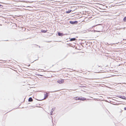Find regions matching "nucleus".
<instances>
[{"instance_id": "1a4fd4ad", "label": "nucleus", "mask_w": 126, "mask_h": 126, "mask_svg": "<svg viewBox=\"0 0 126 126\" xmlns=\"http://www.w3.org/2000/svg\"><path fill=\"white\" fill-rule=\"evenodd\" d=\"M71 10H69L68 11H66V13H69L71 11Z\"/></svg>"}, {"instance_id": "9b49d317", "label": "nucleus", "mask_w": 126, "mask_h": 126, "mask_svg": "<svg viewBox=\"0 0 126 126\" xmlns=\"http://www.w3.org/2000/svg\"><path fill=\"white\" fill-rule=\"evenodd\" d=\"M77 99L79 100H80L81 97L78 98Z\"/></svg>"}, {"instance_id": "6e6552de", "label": "nucleus", "mask_w": 126, "mask_h": 126, "mask_svg": "<svg viewBox=\"0 0 126 126\" xmlns=\"http://www.w3.org/2000/svg\"><path fill=\"white\" fill-rule=\"evenodd\" d=\"M86 100V98L84 97H81L80 100L84 101Z\"/></svg>"}, {"instance_id": "f257e3e1", "label": "nucleus", "mask_w": 126, "mask_h": 126, "mask_svg": "<svg viewBox=\"0 0 126 126\" xmlns=\"http://www.w3.org/2000/svg\"><path fill=\"white\" fill-rule=\"evenodd\" d=\"M57 82L60 84L63 83L64 82V80L62 79H60L58 80L57 81Z\"/></svg>"}, {"instance_id": "7ed1b4c3", "label": "nucleus", "mask_w": 126, "mask_h": 126, "mask_svg": "<svg viewBox=\"0 0 126 126\" xmlns=\"http://www.w3.org/2000/svg\"><path fill=\"white\" fill-rule=\"evenodd\" d=\"M76 40V39L75 38H71L70 40V41H75Z\"/></svg>"}, {"instance_id": "ddd939ff", "label": "nucleus", "mask_w": 126, "mask_h": 126, "mask_svg": "<svg viewBox=\"0 0 126 126\" xmlns=\"http://www.w3.org/2000/svg\"><path fill=\"white\" fill-rule=\"evenodd\" d=\"M46 95H47L46 96H47V94H46Z\"/></svg>"}, {"instance_id": "f8f14e48", "label": "nucleus", "mask_w": 126, "mask_h": 126, "mask_svg": "<svg viewBox=\"0 0 126 126\" xmlns=\"http://www.w3.org/2000/svg\"><path fill=\"white\" fill-rule=\"evenodd\" d=\"M124 109L125 110H126V107L124 108Z\"/></svg>"}, {"instance_id": "423d86ee", "label": "nucleus", "mask_w": 126, "mask_h": 126, "mask_svg": "<svg viewBox=\"0 0 126 126\" xmlns=\"http://www.w3.org/2000/svg\"><path fill=\"white\" fill-rule=\"evenodd\" d=\"M33 101V99L31 97H30L28 101L29 102H31Z\"/></svg>"}, {"instance_id": "20e7f679", "label": "nucleus", "mask_w": 126, "mask_h": 126, "mask_svg": "<svg viewBox=\"0 0 126 126\" xmlns=\"http://www.w3.org/2000/svg\"><path fill=\"white\" fill-rule=\"evenodd\" d=\"M76 22L77 23V21H74V22H73V21H70V23L71 24H74V23H75Z\"/></svg>"}, {"instance_id": "9d476101", "label": "nucleus", "mask_w": 126, "mask_h": 126, "mask_svg": "<svg viewBox=\"0 0 126 126\" xmlns=\"http://www.w3.org/2000/svg\"><path fill=\"white\" fill-rule=\"evenodd\" d=\"M124 21H126V16L124 17Z\"/></svg>"}, {"instance_id": "4468645a", "label": "nucleus", "mask_w": 126, "mask_h": 126, "mask_svg": "<svg viewBox=\"0 0 126 126\" xmlns=\"http://www.w3.org/2000/svg\"><path fill=\"white\" fill-rule=\"evenodd\" d=\"M1 6V5H0V6Z\"/></svg>"}, {"instance_id": "f03ea898", "label": "nucleus", "mask_w": 126, "mask_h": 126, "mask_svg": "<svg viewBox=\"0 0 126 126\" xmlns=\"http://www.w3.org/2000/svg\"><path fill=\"white\" fill-rule=\"evenodd\" d=\"M120 97L121 98H122L123 99H126V97L124 96H121L120 97Z\"/></svg>"}, {"instance_id": "39448f33", "label": "nucleus", "mask_w": 126, "mask_h": 126, "mask_svg": "<svg viewBox=\"0 0 126 126\" xmlns=\"http://www.w3.org/2000/svg\"><path fill=\"white\" fill-rule=\"evenodd\" d=\"M58 35L59 36H62L63 35V34L62 33H60L59 32H58Z\"/></svg>"}, {"instance_id": "0eeeda50", "label": "nucleus", "mask_w": 126, "mask_h": 126, "mask_svg": "<svg viewBox=\"0 0 126 126\" xmlns=\"http://www.w3.org/2000/svg\"><path fill=\"white\" fill-rule=\"evenodd\" d=\"M47 30H41V32H42L43 33H45L47 32Z\"/></svg>"}]
</instances>
